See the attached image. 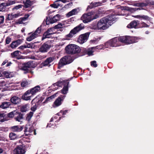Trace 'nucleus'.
Returning <instances> with one entry per match:
<instances>
[{
    "label": "nucleus",
    "mask_w": 154,
    "mask_h": 154,
    "mask_svg": "<svg viewBox=\"0 0 154 154\" xmlns=\"http://www.w3.org/2000/svg\"><path fill=\"white\" fill-rule=\"evenodd\" d=\"M140 26H139V28L148 27L149 26V25L143 22H140Z\"/></svg>",
    "instance_id": "obj_44"
},
{
    "label": "nucleus",
    "mask_w": 154,
    "mask_h": 154,
    "mask_svg": "<svg viewBox=\"0 0 154 154\" xmlns=\"http://www.w3.org/2000/svg\"><path fill=\"white\" fill-rule=\"evenodd\" d=\"M105 2V0H104L102 2H100L91 3L90 5L88 6L87 9L88 10V9H91L93 8L101 5L103 3H104Z\"/></svg>",
    "instance_id": "obj_16"
},
{
    "label": "nucleus",
    "mask_w": 154,
    "mask_h": 154,
    "mask_svg": "<svg viewBox=\"0 0 154 154\" xmlns=\"http://www.w3.org/2000/svg\"><path fill=\"white\" fill-rule=\"evenodd\" d=\"M16 2V0H14V1H9L6 3H5V5L6 6H10L11 5H12L14 4Z\"/></svg>",
    "instance_id": "obj_41"
},
{
    "label": "nucleus",
    "mask_w": 154,
    "mask_h": 154,
    "mask_svg": "<svg viewBox=\"0 0 154 154\" xmlns=\"http://www.w3.org/2000/svg\"><path fill=\"white\" fill-rule=\"evenodd\" d=\"M40 90V88L38 85H37L35 87L31 89L30 90H29L30 91L32 95H33L35 94L36 93L39 91Z\"/></svg>",
    "instance_id": "obj_28"
},
{
    "label": "nucleus",
    "mask_w": 154,
    "mask_h": 154,
    "mask_svg": "<svg viewBox=\"0 0 154 154\" xmlns=\"http://www.w3.org/2000/svg\"><path fill=\"white\" fill-rule=\"evenodd\" d=\"M140 24V21L138 20H134L131 22L127 26V27L129 28H139V26H137Z\"/></svg>",
    "instance_id": "obj_13"
},
{
    "label": "nucleus",
    "mask_w": 154,
    "mask_h": 154,
    "mask_svg": "<svg viewBox=\"0 0 154 154\" xmlns=\"http://www.w3.org/2000/svg\"><path fill=\"white\" fill-rule=\"evenodd\" d=\"M9 137L11 140H14L17 138V135L15 134L14 133H11L9 135Z\"/></svg>",
    "instance_id": "obj_43"
},
{
    "label": "nucleus",
    "mask_w": 154,
    "mask_h": 154,
    "mask_svg": "<svg viewBox=\"0 0 154 154\" xmlns=\"http://www.w3.org/2000/svg\"><path fill=\"white\" fill-rule=\"evenodd\" d=\"M22 41L21 40L19 39L16 41L13 42L10 45L11 47L12 48H16L21 43Z\"/></svg>",
    "instance_id": "obj_26"
},
{
    "label": "nucleus",
    "mask_w": 154,
    "mask_h": 154,
    "mask_svg": "<svg viewBox=\"0 0 154 154\" xmlns=\"http://www.w3.org/2000/svg\"><path fill=\"white\" fill-rule=\"evenodd\" d=\"M128 36H121L118 38L119 41L126 44H128Z\"/></svg>",
    "instance_id": "obj_24"
},
{
    "label": "nucleus",
    "mask_w": 154,
    "mask_h": 154,
    "mask_svg": "<svg viewBox=\"0 0 154 154\" xmlns=\"http://www.w3.org/2000/svg\"><path fill=\"white\" fill-rule=\"evenodd\" d=\"M57 94V93H55L49 97H47L45 101L43 102V103H48V102L51 101L53 99L56 97V95Z\"/></svg>",
    "instance_id": "obj_32"
},
{
    "label": "nucleus",
    "mask_w": 154,
    "mask_h": 154,
    "mask_svg": "<svg viewBox=\"0 0 154 154\" xmlns=\"http://www.w3.org/2000/svg\"><path fill=\"white\" fill-rule=\"evenodd\" d=\"M66 23L67 22L66 21H64L55 26L53 28H54V30L55 29L62 28L68 26L66 25Z\"/></svg>",
    "instance_id": "obj_25"
},
{
    "label": "nucleus",
    "mask_w": 154,
    "mask_h": 154,
    "mask_svg": "<svg viewBox=\"0 0 154 154\" xmlns=\"http://www.w3.org/2000/svg\"><path fill=\"white\" fill-rule=\"evenodd\" d=\"M57 5V3L56 2H55L54 4L51 5V6L52 7L54 8H58V7Z\"/></svg>",
    "instance_id": "obj_58"
},
{
    "label": "nucleus",
    "mask_w": 154,
    "mask_h": 154,
    "mask_svg": "<svg viewBox=\"0 0 154 154\" xmlns=\"http://www.w3.org/2000/svg\"><path fill=\"white\" fill-rule=\"evenodd\" d=\"M8 62V60H5L2 63L1 66H2L5 65L6 63Z\"/></svg>",
    "instance_id": "obj_62"
},
{
    "label": "nucleus",
    "mask_w": 154,
    "mask_h": 154,
    "mask_svg": "<svg viewBox=\"0 0 154 154\" xmlns=\"http://www.w3.org/2000/svg\"><path fill=\"white\" fill-rule=\"evenodd\" d=\"M91 66L94 67H96L97 66L96 61L95 60L91 61Z\"/></svg>",
    "instance_id": "obj_54"
},
{
    "label": "nucleus",
    "mask_w": 154,
    "mask_h": 154,
    "mask_svg": "<svg viewBox=\"0 0 154 154\" xmlns=\"http://www.w3.org/2000/svg\"><path fill=\"white\" fill-rule=\"evenodd\" d=\"M151 18L147 15H141L140 20H144L149 21Z\"/></svg>",
    "instance_id": "obj_38"
},
{
    "label": "nucleus",
    "mask_w": 154,
    "mask_h": 154,
    "mask_svg": "<svg viewBox=\"0 0 154 154\" xmlns=\"http://www.w3.org/2000/svg\"><path fill=\"white\" fill-rule=\"evenodd\" d=\"M20 51H16L11 54V56L12 57H14L18 56L19 55Z\"/></svg>",
    "instance_id": "obj_42"
},
{
    "label": "nucleus",
    "mask_w": 154,
    "mask_h": 154,
    "mask_svg": "<svg viewBox=\"0 0 154 154\" xmlns=\"http://www.w3.org/2000/svg\"><path fill=\"white\" fill-rule=\"evenodd\" d=\"M65 49L66 52L69 54L78 53L81 51V49L79 47L72 44L66 46Z\"/></svg>",
    "instance_id": "obj_1"
},
{
    "label": "nucleus",
    "mask_w": 154,
    "mask_h": 154,
    "mask_svg": "<svg viewBox=\"0 0 154 154\" xmlns=\"http://www.w3.org/2000/svg\"><path fill=\"white\" fill-rule=\"evenodd\" d=\"M23 6V5H16L12 8V10L13 11H15L16 10H17L20 8H22Z\"/></svg>",
    "instance_id": "obj_47"
},
{
    "label": "nucleus",
    "mask_w": 154,
    "mask_h": 154,
    "mask_svg": "<svg viewBox=\"0 0 154 154\" xmlns=\"http://www.w3.org/2000/svg\"><path fill=\"white\" fill-rule=\"evenodd\" d=\"M84 28V26L83 24H80L78 26L75 27L72 29L69 33L66 36L67 40H69L70 38H72L74 35L76 34L79 31L81 30Z\"/></svg>",
    "instance_id": "obj_2"
},
{
    "label": "nucleus",
    "mask_w": 154,
    "mask_h": 154,
    "mask_svg": "<svg viewBox=\"0 0 154 154\" xmlns=\"http://www.w3.org/2000/svg\"><path fill=\"white\" fill-rule=\"evenodd\" d=\"M15 112V111L14 112H10L8 114V116L9 117H11V118H12V117H13L14 116V113Z\"/></svg>",
    "instance_id": "obj_56"
},
{
    "label": "nucleus",
    "mask_w": 154,
    "mask_h": 154,
    "mask_svg": "<svg viewBox=\"0 0 154 154\" xmlns=\"http://www.w3.org/2000/svg\"><path fill=\"white\" fill-rule=\"evenodd\" d=\"M30 91L28 90L26 91L25 94L22 96V98L25 100H28L30 99L32 95Z\"/></svg>",
    "instance_id": "obj_18"
},
{
    "label": "nucleus",
    "mask_w": 154,
    "mask_h": 154,
    "mask_svg": "<svg viewBox=\"0 0 154 154\" xmlns=\"http://www.w3.org/2000/svg\"><path fill=\"white\" fill-rule=\"evenodd\" d=\"M119 41L118 38L116 37L106 42V45H109L111 47H114L117 46L116 44Z\"/></svg>",
    "instance_id": "obj_12"
},
{
    "label": "nucleus",
    "mask_w": 154,
    "mask_h": 154,
    "mask_svg": "<svg viewBox=\"0 0 154 154\" xmlns=\"http://www.w3.org/2000/svg\"><path fill=\"white\" fill-rule=\"evenodd\" d=\"M116 19V16L113 14L106 16V29L113 24L112 22Z\"/></svg>",
    "instance_id": "obj_10"
},
{
    "label": "nucleus",
    "mask_w": 154,
    "mask_h": 154,
    "mask_svg": "<svg viewBox=\"0 0 154 154\" xmlns=\"http://www.w3.org/2000/svg\"><path fill=\"white\" fill-rule=\"evenodd\" d=\"M98 47V46L95 47H93L89 48L88 49L85 50V53L88 54L89 56H91L93 55V53L94 52L97 51Z\"/></svg>",
    "instance_id": "obj_15"
},
{
    "label": "nucleus",
    "mask_w": 154,
    "mask_h": 154,
    "mask_svg": "<svg viewBox=\"0 0 154 154\" xmlns=\"http://www.w3.org/2000/svg\"><path fill=\"white\" fill-rule=\"evenodd\" d=\"M60 17V15L59 14H57L51 18V20L53 21V23H54L59 20Z\"/></svg>",
    "instance_id": "obj_39"
},
{
    "label": "nucleus",
    "mask_w": 154,
    "mask_h": 154,
    "mask_svg": "<svg viewBox=\"0 0 154 154\" xmlns=\"http://www.w3.org/2000/svg\"><path fill=\"white\" fill-rule=\"evenodd\" d=\"M23 128L20 126H14L11 127V130L14 132H20L23 129Z\"/></svg>",
    "instance_id": "obj_29"
},
{
    "label": "nucleus",
    "mask_w": 154,
    "mask_h": 154,
    "mask_svg": "<svg viewBox=\"0 0 154 154\" xmlns=\"http://www.w3.org/2000/svg\"><path fill=\"white\" fill-rule=\"evenodd\" d=\"M51 47V45L45 43L39 49V51L42 52H45L48 51Z\"/></svg>",
    "instance_id": "obj_14"
},
{
    "label": "nucleus",
    "mask_w": 154,
    "mask_h": 154,
    "mask_svg": "<svg viewBox=\"0 0 154 154\" xmlns=\"http://www.w3.org/2000/svg\"><path fill=\"white\" fill-rule=\"evenodd\" d=\"M4 20V17L3 16H0V24L3 23Z\"/></svg>",
    "instance_id": "obj_60"
},
{
    "label": "nucleus",
    "mask_w": 154,
    "mask_h": 154,
    "mask_svg": "<svg viewBox=\"0 0 154 154\" xmlns=\"http://www.w3.org/2000/svg\"><path fill=\"white\" fill-rule=\"evenodd\" d=\"M60 1H58V0L57 1H56V2L57 3V6H58V7H62V5H61L60 3V2H59Z\"/></svg>",
    "instance_id": "obj_61"
},
{
    "label": "nucleus",
    "mask_w": 154,
    "mask_h": 154,
    "mask_svg": "<svg viewBox=\"0 0 154 154\" xmlns=\"http://www.w3.org/2000/svg\"><path fill=\"white\" fill-rule=\"evenodd\" d=\"M128 44H130L137 42L140 39L139 37L135 36H128Z\"/></svg>",
    "instance_id": "obj_17"
},
{
    "label": "nucleus",
    "mask_w": 154,
    "mask_h": 154,
    "mask_svg": "<svg viewBox=\"0 0 154 154\" xmlns=\"http://www.w3.org/2000/svg\"><path fill=\"white\" fill-rule=\"evenodd\" d=\"M11 102L14 105H17L21 102V99L18 97L14 96L11 99Z\"/></svg>",
    "instance_id": "obj_20"
},
{
    "label": "nucleus",
    "mask_w": 154,
    "mask_h": 154,
    "mask_svg": "<svg viewBox=\"0 0 154 154\" xmlns=\"http://www.w3.org/2000/svg\"><path fill=\"white\" fill-rule=\"evenodd\" d=\"M3 69L2 68H0V77L2 76V74L3 72Z\"/></svg>",
    "instance_id": "obj_64"
},
{
    "label": "nucleus",
    "mask_w": 154,
    "mask_h": 154,
    "mask_svg": "<svg viewBox=\"0 0 154 154\" xmlns=\"http://www.w3.org/2000/svg\"><path fill=\"white\" fill-rule=\"evenodd\" d=\"M80 9L79 8H77L74 9H73L70 11L68 12L66 15V16L67 17H69L73 15H76L79 11Z\"/></svg>",
    "instance_id": "obj_21"
},
{
    "label": "nucleus",
    "mask_w": 154,
    "mask_h": 154,
    "mask_svg": "<svg viewBox=\"0 0 154 154\" xmlns=\"http://www.w3.org/2000/svg\"><path fill=\"white\" fill-rule=\"evenodd\" d=\"M65 96H63L62 97V99H61V97H58L54 101V104L56 106H59L61 105V101L63 100V99L65 98Z\"/></svg>",
    "instance_id": "obj_31"
},
{
    "label": "nucleus",
    "mask_w": 154,
    "mask_h": 154,
    "mask_svg": "<svg viewBox=\"0 0 154 154\" xmlns=\"http://www.w3.org/2000/svg\"><path fill=\"white\" fill-rule=\"evenodd\" d=\"M23 115L21 113H19L18 115L15 118V119L16 121H17L19 122L21 121V120L23 119Z\"/></svg>",
    "instance_id": "obj_37"
},
{
    "label": "nucleus",
    "mask_w": 154,
    "mask_h": 154,
    "mask_svg": "<svg viewBox=\"0 0 154 154\" xmlns=\"http://www.w3.org/2000/svg\"><path fill=\"white\" fill-rule=\"evenodd\" d=\"M54 28H52L48 29L44 33L42 40H43L45 38H51V35L54 33Z\"/></svg>",
    "instance_id": "obj_11"
},
{
    "label": "nucleus",
    "mask_w": 154,
    "mask_h": 154,
    "mask_svg": "<svg viewBox=\"0 0 154 154\" xmlns=\"http://www.w3.org/2000/svg\"><path fill=\"white\" fill-rule=\"evenodd\" d=\"M27 48H34L35 46L34 44L32 43H30L28 44H26Z\"/></svg>",
    "instance_id": "obj_49"
},
{
    "label": "nucleus",
    "mask_w": 154,
    "mask_h": 154,
    "mask_svg": "<svg viewBox=\"0 0 154 154\" xmlns=\"http://www.w3.org/2000/svg\"><path fill=\"white\" fill-rule=\"evenodd\" d=\"M50 123H49L48 124L47 127H50V128H54L56 125L55 124H54L53 123H52L51 122H50Z\"/></svg>",
    "instance_id": "obj_55"
},
{
    "label": "nucleus",
    "mask_w": 154,
    "mask_h": 154,
    "mask_svg": "<svg viewBox=\"0 0 154 154\" xmlns=\"http://www.w3.org/2000/svg\"><path fill=\"white\" fill-rule=\"evenodd\" d=\"M34 2L33 1H31L30 0H26V1L24 2H23V3L25 5V7L26 8H28L34 3Z\"/></svg>",
    "instance_id": "obj_34"
},
{
    "label": "nucleus",
    "mask_w": 154,
    "mask_h": 154,
    "mask_svg": "<svg viewBox=\"0 0 154 154\" xmlns=\"http://www.w3.org/2000/svg\"><path fill=\"white\" fill-rule=\"evenodd\" d=\"M93 14V12H91L84 14L81 17V20L84 23H87L92 20V15Z\"/></svg>",
    "instance_id": "obj_7"
},
{
    "label": "nucleus",
    "mask_w": 154,
    "mask_h": 154,
    "mask_svg": "<svg viewBox=\"0 0 154 154\" xmlns=\"http://www.w3.org/2000/svg\"><path fill=\"white\" fill-rule=\"evenodd\" d=\"M29 16V15L27 14L24 17L20 18L16 22V24H23L24 22L26 20Z\"/></svg>",
    "instance_id": "obj_27"
},
{
    "label": "nucleus",
    "mask_w": 154,
    "mask_h": 154,
    "mask_svg": "<svg viewBox=\"0 0 154 154\" xmlns=\"http://www.w3.org/2000/svg\"><path fill=\"white\" fill-rule=\"evenodd\" d=\"M32 63L31 61H29L24 65L22 69L27 72L29 68L32 67Z\"/></svg>",
    "instance_id": "obj_22"
},
{
    "label": "nucleus",
    "mask_w": 154,
    "mask_h": 154,
    "mask_svg": "<svg viewBox=\"0 0 154 154\" xmlns=\"http://www.w3.org/2000/svg\"><path fill=\"white\" fill-rule=\"evenodd\" d=\"M72 62L70 57L65 56L60 60L58 66L59 68L63 66L69 64Z\"/></svg>",
    "instance_id": "obj_4"
},
{
    "label": "nucleus",
    "mask_w": 154,
    "mask_h": 154,
    "mask_svg": "<svg viewBox=\"0 0 154 154\" xmlns=\"http://www.w3.org/2000/svg\"><path fill=\"white\" fill-rule=\"evenodd\" d=\"M148 4L154 5V1H148L147 3H140V6H146Z\"/></svg>",
    "instance_id": "obj_36"
},
{
    "label": "nucleus",
    "mask_w": 154,
    "mask_h": 154,
    "mask_svg": "<svg viewBox=\"0 0 154 154\" xmlns=\"http://www.w3.org/2000/svg\"><path fill=\"white\" fill-rule=\"evenodd\" d=\"M54 58L53 57H50L47 58L46 60L42 63L43 66L48 65L49 63L53 61Z\"/></svg>",
    "instance_id": "obj_30"
},
{
    "label": "nucleus",
    "mask_w": 154,
    "mask_h": 154,
    "mask_svg": "<svg viewBox=\"0 0 154 154\" xmlns=\"http://www.w3.org/2000/svg\"><path fill=\"white\" fill-rule=\"evenodd\" d=\"M21 15L20 13L18 12L16 14L11 13V14H9L8 16V19L9 20H12L13 19L17 18Z\"/></svg>",
    "instance_id": "obj_23"
},
{
    "label": "nucleus",
    "mask_w": 154,
    "mask_h": 154,
    "mask_svg": "<svg viewBox=\"0 0 154 154\" xmlns=\"http://www.w3.org/2000/svg\"><path fill=\"white\" fill-rule=\"evenodd\" d=\"M3 73L5 75V77L7 78H10L12 77L11 73L7 71H4L3 72Z\"/></svg>",
    "instance_id": "obj_45"
},
{
    "label": "nucleus",
    "mask_w": 154,
    "mask_h": 154,
    "mask_svg": "<svg viewBox=\"0 0 154 154\" xmlns=\"http://www.w3.org/2000/svg\"><path fill=\"white\" fill-rule=\"evenodd\" d=\"M28 82L26 80H23L21 82V85L22 87H26L28 85Z\"/></svg>",
    "instance_id": "obj_48"
},
{
    "label": "nucleus",
    "mask_w": 154,
    "mask_h": 154,
    "mask_svg": "<svg viewBox=\"0 0 154 154\" xmlns=\"http://www.w3.org/2000/svg\"><path fill=\"white\" fill-rule=\"evenodd\" d=\"M45 22L47 25H49L50 24L54 23L51 20V19H50L49 18H47Z\"/></svg>",
    "instance_id": "obj_51"
},
{
    "label": "nucleus",
    "mask_w": 154,
    "mask_h": 154,
    "mask_svg": "<svg viewBox=\"0 0 154 154\" xmlns=\"http://www.w3.org/2000/svg\"><path fill=\"white\" fill-rule=\"evenodd\" d=\"M11 105V103L10 101H5L2 103V104L0 106H10Z\"/></svg>",
    "instance_id": "obj_52"
},
{
    "label": "nucleus",
    "mask_w": 154,
    "mask_h": 154,
    "mask_svg": "<svg viewBox=\"0 0 154 154\" xmlns=\"http://www.w3.org/2000/svg\"><path fill=\"white\" fill-rule=\"evenodd\" d=\"M40 29L41 28L38 27L34 33L32 34L31 33H29V36L27 37L26 38L27 41L30 42L38 37L41 33Z\"/></svg>",
    "instance_id": "obj_5"
},
{
    "label": "nucleus",
    "mask_w": 154,
    "mask_h": 154,
    "mask_svg": "<svg viewBox=\"0 0 154 154\" xmlns=\"http://www.w3.org/2000/svg\"><path fill=\"white\" fill-rule=\"evenodd\" d=\"M118 7H119L120 8V9L122 10H126V11H130L131 12H133V8H129L128 7H126V6H118Z\"/></svg>",
    "instance_id": "obj_35"
},
{
    "label": "nucleus",
    "mask_w": 154,
    "mask_h": 154,
    "mask_svg": "<svg viewBox=\"0 0 154 154\" xmlns=\"http://www.w3.org/2000/svg\"><path fill=\"white\" fill-rule=\"evenodd\" d=\"M66 85H64L63 88L61 90V93L63 94H66L68 91V85L69 84V82L67 81H66Z\"/></svg>",
    "instance_id": "obj_33"
},
{
    "label": "nucleus",
    "mask_w": 154,
    "mask_h": 154,
    "mask_svg": "<svg viewBox=\"0 0 154 154\" xmlns=\"http://www.w3.org/2000/svg\"><path fill=\"white\" fill-rule=\"evenodd\" d=\"M68 110H65L64 111H61L60 112L58 113L57 114H56L54 117L51 118L50 121V122H51L53 121H55V122H57V121L56 119L58 118V116H60V113H62L63 115H65L66 112L68 111Z\"/></svg>",
    "instance_id": "obj_19"
},
{
    "label": "nucleus",
    "mask_w": 154,
    "mask_h": 154,
    "mask_svg": "<svg viewBox=\"0 0 154 154\" xmlns=\"http://www.w3.org/2000/svg\"><path fill=\"white\" fill-rule=\"evenodd\" d=\"M24 132L26 135H32L33 133L34 135L36 134L35 131L33 127L29 125H26L24 128Z\"/></svg>",
    "instance_id": "obj_8"
},
{
    "label": "nucleus",
    "mask_w": 154,
    "mask_h": 154,
    "mask_svg": "<svg viewBox=\"0 0 154 154\" xmlns=\"http://www.w3.org/2000/svg\"><path fill=\"white\" fill-rule=\"evenodd\" d=\"M33 114V112H29V113L27 114V116L26 118V120H27L28 121H29L32 116Z\"/></svg>",
    "instance_id": "obj_40"
},
{
    "label": "nucleus",
    "mask_w": 154,
    "mask_h": 154,
    "mask_svg": "<svg viewBox=\"0 0 154 154\" xmlns=\"http://www.w3.org/2000/svg\"><path fill=\"white\" fill-rule=\"evenodd\" d=\"M20 111L22 112H26L27 110V108L26 107V106H20Z\"/></svg>",
    "instance_id": "obj_50"
},
{
    "label": "nucleus",
    "mask_w": 154,
    "mask_h": 154,
    "mask_svg": "<svg viewBox=\"0 0 154 154\" xmlns=\"http://www.w3.org/2000/svg\"><path fill=\"white\" fill-rule=\"evenodd\" d=\"M99 17V15L97 14H96L94 16H92V20L96 19Z\"/></svg>",
    "instance_id": "obj_59"
},
{
    "label": "nucleus",
    "mask_w": 154,
    "mask_h": 154,
    "mask_svg": "<svg viewBox=\"0 0 154 154\" xmlns=\"http://www.w3.org/2000/svg\"><path fill=\"white\" fill-rule=\"evenodd\" d=\"M11 41V38L9 37H7L5 40L6 43L7 44H9Z\"/></svg>",
    "instance_id": "obj_57"
},
{
    "label": "nucleus",
    "mask_w": 154,
    "mask_h": 154,
    "mask_svg": "<svg viewBox=\"0 0 154 154\" xmlns=\"http://www.w3.org/2000/svg\"><path fill=\"white\" fill-rule=\"evenodd\" d=\"M5 116V114L3 113H0V119H1L0 121L2 122H4L5 120L4 119Z\"/></svg>",
    "instance_id": "obj_53"
},
{
    "label": "nucleus",
    "mask_w": 154,
    "mask_h": 154,
    "mask_svg": "<svg viewBox=\"0 0 154 154\" xmlns=\"http://www.w3.org/2000/svg\"><path fill=\"white\" fill-rule=\"evenodd\" d=\"M5 3H2L0 5V11H4L5 10Z\"/></svg>",
    "instance_id": "obj_46"
},
{
    "label": "nucleus",
    "mask_w": 154,
    "mask_h": 154,
    "mask_svg": "<svg viewBox=\"0 0 154 154\" xmlns=\"http://www.w3.org/2000/svg\"><path fill=\"white\" fill-rule=\"evenodd\" d=\"M95 30H105L106 29V18L104 17L98 21L97 26L92 28Z\"/></svg>",
    "instance_id": "obj_3"
},
{
    "label": "nucleus",
    "mask_w": 154,
    "mask_h": 154,
    "mask_svg": "<svg viewBox=\"0 0 154 154\" xmlns=\"http://www.w3.org/2000/svg\"><path fill=\"white\" fill-rule=\"evenodd\" d=\"M90 34V32H88L81 35L78 39V42L80 44H83L86 42Z\"/></svg>",
    "instance_id": "obj_6"
},
{
    "label": "nucleus",
    "mask_w": 154,
    "mask_h": 154,
    "mask_svg": "<svg viewBox=\"0 0 154 154\" xmlns=\"http://www.w3.org/2000/svg\"><path fill=\"white\" fill-rule=\"evenodd\" d=\"M31 109L33 112H35L36 109V107L35 106H32L31 108Z\"/></svg>",
    "instance_id": "obj_63"
},
{
    "label": "nucleus",
    "mask_w": 154,
    "mask_h": 154,
    "mask_svg": "<svg viewBox=\"0 0 154 154\" xmlns=\"http://www.w3.org/2000/svg\"><path fill=\"white\" fill-rule=\"evenodd\" d=\"M25 152L24 146L23 145L17 146L14 150V154H24Z\"/></svg>",
    "instance_id": "obj_9"
}]
</instances>
